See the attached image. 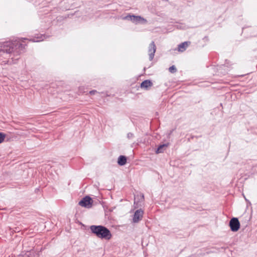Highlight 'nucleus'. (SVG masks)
<instances>
[{
  "label": "nucleus",
  "instance_id": "423d86ee",
  "mask_svg": "<svg viewBox=\"0 0 257 257\" xmlns=\"http://www.w3.org/2000/svg\"><path fill=\"white\" fill-rule=\"evenodd\" d=\"M156 51V47L155 44L154 42H152V43L150 44L149 47V59L150 61H152L154 57V55L155 52Z\"/></svg>",
  "mask_w": 257,
  "mask_h": 257
},
{
  "label": "nucleus",
  "instance_id": "ddd939ff",
  "mask_svg": "<svg viewBox=\"0 0 257 257\" xmlns=\"http://www.w3.org/2000/svg\"><path fill=\"white\" fill-rule=\"evenodd\" d=\"M6 135L3 133H0V144L4 142Z\"/></svg>",
  "mask_w": 257,
  "mask_h": 257
},
{
  "label": "nucleus",
  "instance_id": "9d476101",
  "mask_svg": "<svg viewBox=\"0 0 257 257\" xmlns=\"http://www.w3.org/2000/svg\"><path fill=\"white\" fill-rule=\"evenodd\" d=\"M126 163V158L124 156H120L118 158L117 163L120 166H123Z\"/></svg>",
  "mask_w": 257,
  "mask_h": 257
},
{
  "label": "nucleus",
  "instance_id": "f03ea898",
  "mask_svg": "<svg viewBox=\"0 0 257 257\" xmlns=\"http://www.w3.org/2000/svg\"><path fill=\"white\" fill-rule=\"evenodd\" d=\"M90 229L92 233L101 239L109 240L111 238L112 235L109 230L102 225H91Z\"/></svg>",
  "mask_w": 257,
  "mask_h": 257
},
{
  "label": "nucleus",
  "instance_id": "0eeeda50",
  "mask_svg": "<svg viewBox=\"0 0 257 257\" xmlns=\"http://www.w3.org/2000/svg\"><path fill=\"white\" fill-rule=\"evenodd\" d=\"M131 21L133 23H135L136 24L139 23L142 24H146L147 22L146 19H145L141 16L135 15L132 16Z\"/></svg>",
  "mask_w": 257,
  "mask_h": 257
},
{
  "label": "nucleus",
  "instance_id": "2eb2a0df",
  "mask_svg": "<svg viewBox=\"0 0 257 257\" xmlns=\"http://www.w3.org/2000/svg\"><path fill=\"white\" fill-rule=\"evenodd\" d=\"M132 15H127L124 17L123 18V20H131V17H132Z\"/></svg>",
  "mask_w": 257,
  "mask_h": 257
},
{
  "label": "nucleus",
  "instance_id": "39448f33",
  "mask_svg": "<svg viewBox=\"0 0 257 257\" xmlns=\"http://www.w3.org/2000/svg\"><path fill=\"white\" fill-rule=\"evenodd\" d=\"M144 213V211L142 209H140L137 210L135 211L133 218V222L138 223L143 218Z\"/></svg>",
  "mask_w": 257,
  "mask_h": 257
},
{
  "label": "nucleus",
  "instance_id": "4468645a",
  "mask_svg": "<svg viewBox=\"0 0 257 257\" xmlns=\"http://www.w3.org/2000/svg\"><path fill=\"white\" fill-rule=\"evenodd\" d=\"M134 134L132 133H128L127 135V137L129 139L133 138L134 137Z\"/></svg>",
  "mask_w": 257,
  "mask_h": 257
},
{
  "label": "nucleus",
  "instance_id": "f8f14e48",
  "mask_svg": "<svg viewBox=\"0 0 257 257\" xmlns=\"http://www.w3.org/2000/svg\"><path fill=\"white\" fill-rule=\"evenodd\" d=\"M169 71L171 73H175L176 72L177 69L175 66L174 65H173L169 68Z\"/></svg>",
  "mask_w": 257,
  "mask_h": 257
},
{
  "label": "nucleus",
  "instance_id": "dca6fc26",
  "mask_svg": "<svg viewBox=\"0 0 257 257\" xmlns=\"http://www.w3.org/2000/svg\"><path fill=\"white\" fill-rule=\"evenodd\" d=\"M97 93V91L96 90H91L90 91H89V93L91 94V95H93V94H95V93Z\"/></svg>",
  "mask_w": 257,
  "mask_h": 257
},
{
  "label": "nucleus",
  "instance_id": "1a4fd4ad",
  "mask_svg": "<svg viewBox=\"0 0 257 257\" xmlns=\"http://www.w3.org/2000/svg\"><path fill=\"white\" fill-rule=\"evenodd\" d=\"M153 85L152 82L149 80H146L141 84V87L147 89L149 87Z\"/></svg>",
  "mask_w": 257,
  "mask_h": 257
},
{
  "label": "nucleus",
  "instance_id": "7ed1b4c3",
  "mask_svg": "<svg viewBox=\"0 0 257 257\" xmlns=\"http://www.w3.org/2000/svg\"><path fill=\"white\" fill-rule=\"evenodd\" d=\"M229 226L232 231L236 232L240 228V223L238 218L233 217L229 221Z\"/></svg>",
  "mask_w": 257,
  "mask_h": 257
},
{
  "label": "nucleus",
  "instance_id": "6e6552de",
  "mask_svg": "<svg viewBox=\"0 0 257 257\" xmlns=\"http://www.w3.org/2000/svg\"><path fill=\"white\" fill-rule=\"evenodd\" d=\"M190 42H184L180 44L178 47V50L180 52L184 51L190 44Z\"/></svg>",
  "mask_w": 257,
  "mask_h": 257
},
{
  "label": "nucleus",
  "instance_id": "20e7f679",
  "mask_svg": "<svg viewBox=\"0 0 257 257\" xmlns=\"http://www.w3.org/2000/svg\"><path fill=\"white\" fill-rule=\"evenodd\" d=\"M92 203V199L89 196H86L83 198L79 202V204L86 208H90Z\"/></svg>",
  "mask_w": 257,
  "mask_h": 257
},
{
  "label": "nucleus",
  "instance_id": "f257e3e1",
  "mask_svg": "<svg viewBox=\"0 0 257 257\" xmlns=\"http://www.w3.org/2000/svg\"><path fill=\"white\" fill-rule=\"evenodd\" d=\"M23 48L22 44L19 41L15 40L6 42L4 46L3 51L9 54L13 53L14 56H18Z\"/></svg>",
  "mask_w": 257,
  "mask_h": 257
},
{
  "label": "nucleus",
  "instance_id": "9b49d317",
  "mask_svg": "<svg viewBox=\"0 0 257 257\" xmlns=\"http://www.w3.org/2000/svg\"><path fill=\"white\" fill-rule=\"evenodd\" d=\"M167 147V145L166 144H163V145H160L158 148L157 150H156V153L159 154V153H163L164 150V148H166Z\"/></svg>",
  "mask_w": 257,
  "mask_h": 257
},
{
  "label": "nucleus",
  "instance_id": "f3484780",
  "mask_svg": "<svg viewBox=\"0 0 257 257\" xmlns=\"http://www.w3.org/2000/svg\"><path fill=\"white\" fill-rule=\"evenodd\" d=\"M43 39H39L38 38H37V40H35V39H33L32 41L33 42H40V41H42Z\"/></svg>",
  "mask_w": 257,
  "mask_h": 257
}]
</instances>
